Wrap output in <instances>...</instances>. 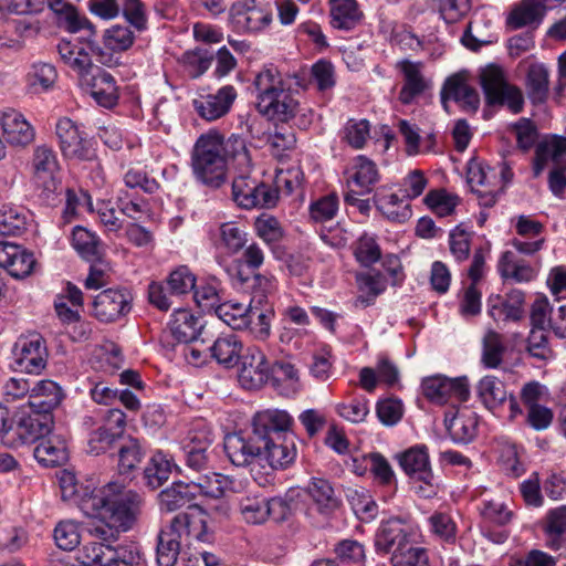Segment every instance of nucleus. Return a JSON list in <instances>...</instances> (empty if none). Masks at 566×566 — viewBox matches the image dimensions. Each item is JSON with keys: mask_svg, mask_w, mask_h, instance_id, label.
<instances>
[{"mask_svg": "<svg viewBox=\"0 0 566 566\" xmlns=\"http://www.w3.org/2000/svg\"><path fill=\"white\" fill-rule=\"evenodd\" d=\"M62 496L72 501L87 515L98 522L88 528L92 536L115 541L129 531L138 518L142 496L117 483L96 489L93 480L80 481L75 474L64 472L60 479Z\"/></svg>", "mask_w": 566, "mask_h": 566, "instance_id": "nucleus-1", "label": "nucleus"}, {"mask_svg": "<svg viewBox=\"0 0 566 566\" xmlns=\"http://www.w3.org/2000/svg\"><path fill=\"white\" fill-rule=\"evenodd\" d=\"M195 538L198 542H210L211 535L206 530L202 518H195L188 513L177 514L169 525L160 531L157 543V563L159 566H192L198 562L195 556L186 562L181 551L184 541Z\"/></svg>", "mask_w": 566, "mask_h": 566, "instance_id": "nucleus-2", "label": "nucleus"}, {"mask_svg": "<svg viewBox=\"0 0 566 566\" xmlns=\"http://www.w3.org/2000/svg\"><path fill=\"white\" fill-rule=\"evenodd\" d=\"M220 148L219 132L210 129L198 138L191 156L196 178L213 188L220 187L226 181L227 164Z\"/></svg>", "mask_w": 566, "mask_h": 566, "instance_id": "nucleus-3", "label": "nucleus"}, {"mask_svg": "<svg viewBox=\"0 0 566 566\" xmlns=\"http://www.w3.org/2000/svg\"><path fill=\"white\" fill-rule=\"evenodd\" d=\"M33 181L41 191L40 197L48 203H53L61 193L60 161L53 147L42 144L33 149L31 158Z\"/></svg>", "mask_w": 566, "mask_h": 566, "instance_id": "nucleus-4", "label": "nucleus"}, {"mask_svg": "<svg viewBox=\"0 0 566 566\" xmlns=\"http://www.w3.org/2000/svg\"><path fill=\"white\" fill-rule=\"evenodd\" d=\"M56 51L61 61L77 74L78 80L95 66L92 55H95L97 61L105 65L113 62V55L105 52L98 43L91 39L86 42H72L63 39L57 43Z\"/></svg>", "mask_w": 566, "mask_h": 566, "instance_id": "nucleus-5", "label": "nucleus"}, {"mask_svg": "<svg viewBox=\"0 0 566 566\" xmlns=\"http://www.w3.org/2000/svg\"><path fill=\"white\" fill-rule=\"evenodd\" d=\"M94 537L98 541L84 544L80 551L78 559L84 566H134L139 563L137 551L125 546L115 548L112 546L114 541Z\"/></svg>", "mask_w": 566, "mask_h": 566, "instance_id": "nucleus-6", "label": "nucleus"}, {"mask_svg": "<svg viewBox=\"0 0 566 566\" xmlns=\"http://www.w3.org/2000/svg\"><path fill=\"white\" fill-rule=\"evenodd\" d=\"M480 83L489 104L506 105L515 114L522 111L523 94L518 87L507 82L501 67L489 65L483 69Z\"/></svg>", "mask_w": 566, "mask_h": 566, "instance_id": "nucleus-7", "label": "nucleus"}, {"mask_svg": "<svg viewBox=\"0 0 566 566\" xmlns=\"http://www.w3.org/2000/svg\"><path fill=\"white\" fill-rule=\"evenodd\" d=\"M232 198L244 208H272L277 202V191L252 177L249 168H243L232 181Z\"/></svg>", "mask_w": 566, "mask_h": 566, "instance_id": "nucleus-8", "label": "nucleus"}, {"mask_svg": "<svg viewBox=\"0 0 566 566\" xmlns=\"http://www.w3.org/2000/svg\"><path fill=\"white\" fill-rule=\"evenodd\" d=\"M398 460L401 469L410 479L422 483L418 491L422 496L430 497L437 494V482L426 446L411 447L402 452Z\"/></svg>", "mask_w": 566, "mask_h": 566, "instance_id": "nucleus-9", "label": "nucleus"}, {"mask_svg": "<svg viewBox=\"0 0 566 566\" xmlns=\"http://www.w3.org/2000/svg\"><path fill=\"white\" fill-rule=\"evenodd\" d=\"M422 392L433 403H450L455 407L465 402L470 397L469 382L465 377L448 378L444 376H432L422 380Z\"/></svg>", "mask_w": 566, "mask_h": 566, "instance_id": "nucleus-10", "label": "nucleus"}, {"mask_svg": "<svg viewBox=\"0 0 566 566\" xmlns=\"http://www.w3.org/2000/svg\"><path fill=\"white\" fill-rule=\"evenodd\" d=\"M15 367L28 374H40L46 366L45 340L38 333L21 335L12 347Z\"/></svg>", "mask_w": 566, "mask_h": 566, "instance_id": "nucleus-11", "label": "nucleus"}, {"mask_svg": "<svg viewBox=\"0 0 566 566\" xmlns=\"http://www.w3.org/2000/svg\"><path fill=\"white\" fill-rule=\"evenodd\" d=\"M53 415L38 408L23 410L12 426L13 446L33 443L51 433L53 428Z\"/></svg>", "mask_w": 566, "mask_h": 566, "instance_id": "nucleus-12", "label": "nucleus"}, {"mask_svg": "<svg viewBox=\"0 0 566 566\" xmlns=\"http://www.w3.org/2000/svg\"><path fill=\"white\" fill-rule=\"evenodd\" d=\"M60 149L65 158L93 160L95 150L80 127L70 118H60L55 125Z\"/></svg>", "mask_w": 566, "mask_h": 566, "instance_id": "nucleus-13", "label": "nucleus"}, {"mask_svg": "<svg viewBox=\"0 0 566 566\" xmlns=\"http://www.w3.org/2000/svg\"><path fill=\"white\" fill-rule=\"evenodd\" d=\"M195 497L198 495L212 501V504L207 503L206 511L216 516H226L229 512L228 503L222 500L224 491L231 484L229 476L210 472L197 478V480L190 482Z\"/></svg>", "mask_w": 566, "mask_h": 566, "instance_id": "nucleus-14", "label": "nucleus"}, {"mask_svg": "<svg viewBox=\"0 0 566 566\" xmlns=\"http://www.w3.org/2000/svg\"><path fill=\"white\" fill-rule=\"evenodd\" d=\"M229 19L238 32H259L272 22V13L256 0H238L229 10Z\"/></svg>", "mask_w": 566, "mask_h": 566, "instance_id": "nucleus-15", "label": "nucleus"}, {"mask_svg": "<svg viewBox=\"0 0 566 566\" xmlns=\"http://www.w3.org/2000/svg\"><path fill=\"white\" fill-rule=\"evenodd\" d=\"M224 451L235 467H247L253 463L262 464V439L252 431V434L230 433L224 438Z\"/></svg>", "mask_w": 566, "mask_h": 566, "instance_id": "nucleus-16", "label": "nucleus"}, {"mask_svg": "<svg viewBox=\"0 0 566 566\" xmlns=\"http://www.w3.org/2000/svg\"><path fill=\"white\" fill-rule=\"evenodd\" d=\"M132 296L126 289H106L92 302V314L103 323H111L130 311Z\"/></svg>", "mask_w": 566, "mask_h": 566, "instance_id": "nucleus-17", "label": "nucleus"}, {"mask_svg": "<svg viewBox=\"0 0 566 566\" xmlns=\"http://www.w3.org/2000/svg\"><path fill=\"white\" fill-rule=\"evenodd\" d=\"M81 86L90 91L94 101L105 108L115 106L119 91L114 76L99 66H94L78 80Z\"/></svg>", "mask_w": 566, "mask_h": 566, "instance_id": "nucleus-18", "label": "nucleus"}, {"mask_svg": "<svg viewBox=\"0 0 566 566\" xmlns=\"http://www.w3.org/2000/svg\"><path fill=\"white\" fill-rule=\"evenodd\" d=\"M238 97L232 85H223L213 93L200 94L192 102L198 116L207 122L224 117Z\"/></svg>", "mask_w": 566, "mask_h": 566, "instance_id": "nucleus-19", "label": "nucleus"}, {"mask_svg": "<svg viewBox=\"0 0 566 566\" xmlns=\"http://www.w3.org/2000/svg\"><path fill=\"white\" fill-rule=\"evenodd\" d=\"M270 373L271 366L259 347H249L241 356L238 380L243 388H261L270 379Z\"/></svg>", "mask_w": 566, "mask_h": 566, "instance_id": "nucleus-20", "label": "nucleus"}, {"mask_svg": "<svg viewBox=\"0 0 566 566\" xmlns=\"http://www.w3.org/2000/svg\"><path fill=\"white\" fill-rule=\"evenodd\" d=\"M412 526L403 518L391 517L381 521L378 526L374 544L377 553L392 554L411 541Z\"/></svg>", "mask_w": 566, "mask_h": 566, "instance_id": "nucleus-21", "label": "nucleus"}, {"mask_svg": "<svg viewBox=\"0 0 566 566\" xmlns=\"http://www.w3.org/2000/svg\"><path fill=\"white\" fill-rule=\"evenodd\" d=\"M232 284L247 293H250L251 304L268 305V295L272 294L276 289L275 279L272 275L260 273H245L238 268L232 272L229 271Z\"/></svg>", "mask_w": 566, "mask_h": 566, "instance_id": "nucleus-22", "label": "nucleus"}, {"mask_svg": "<svg viewBox=\"0 0 566 566\" xmlns=\"http://www.w3.org/2000/svg\"><path fill=\"white\" fill-rule=\"evenodd\" d=\"M293 418L285 410L266 409L258 412L253 418V430L262 440L287 437Z\"/></svg>", "mask_w": 566, "mask_h": 566, "instance_id": "nucleus-23", "label": "nucleus"}, {"mask_svg": "<svg viewBox=\"0 0 566 566\" xmlns=\"http://www.w3.org/2000/svg\"><path fill=\"white\" fill-rule=\"evenodd\" d=\"M344 175L349 188L359 189L360 193H370L379 181L376 164L366 156H356L345 169Z\"/></svg>", "mask_w": 566, "mask_h": 566, "instance_id": "nucleus-24", "label": "nucleus"}, {"mask_svg": "<svg viewBox=\"0 0 566 566\" xmlns=\"http://www.w3.org/2000/svg\"><path fill=\"white\" fill-rule=\"evenodd\" d=\"M524 292L511 290L504 297L495 296L489 300V314L496 322H518L524 316Z\"/></svg>", "mask_w": 566, "mask_h": 566, "instance_id": "nucleus-25", "label": "nucleus"}, {"mask_svg": "<svg viewBox=\"0 0 566 566\" xmlns=\"http://www.w3.org/2000/svg\"><path fill=\"white\" fill-rule=\"evenodd\" d=\"M34 258L20 245L0 241V266L15 279H23L31 274L34 266Z\"/></svg>", "mask_w": 566, "mask_h": 566, "instance_id": "nucleus-26", "label": "nucleus"}, {"mask_svg": "<svg viewBox=\"0 0 566 566\" xmlns=\"http://www.w3.org/2000/svg\"><path fill=\"white\" fill-rule=\"evenodd\" d=\"M296 458V449L292 439L262 440V464L268 463L271 470L286 469Z\"/></svg>", "mask_w": 566, "mask_h": 566, "instance_id": "nucleus-27", "label": "nucleus"}, {"mask_svg": "<svg viewBox=\"0 0 566 566\" xmlns=\"http://www.w3.org/2000/svg\"><path fill=\"white\" fill-rule=\"evenodd\" d=\"M256 106L261 114L273 119L287 122L294 117L298 103L292 96L290 90L284 86L274 94L269 95L266 102L264 99L258 102Z\"/></svg>", "mask_w": 566, "mask_h": 566, "instance_id": "nucleus-28", "label": "nucleus"}, {"mask_svg": "<svg viewBox=\"0 0 566 566\" xmlns=\"http://www.w3.org/2000/svg\"><path fill=\"white\" fill-rule=\"evenodd\" d=\"M0 119L3 134L11 145L25 146L33 142L34 129L21 113L9 109L2 113Z\"/></svg>", "mask_w": 566, "mask_h": 566, "instance_id": "nucleus-29", "label": "nucleus"}, {"mask_svg": "<svg viewBox=\"0 0 566 566\" xmlns=\"http://www.w3.org/2000/svg\"><path fill=\"white\" fill-rule=\"evenodd\" d=\"M307 494L312 500L308 511L315 510L323 516H331L340 505V500L329 481L313 478L307 485Z\"/></svg>", "mask_w": 566, "mask_h": 566, "instance_id": "nucleus-30", "label": "nucleus"}, {"mask_svg": "<svg viewBox=\"0 0 566 566\" xmlns=\"http://www.w3.org/2000/svg\"><path fill=\"white\" fill-rule=\"evenodd\" d=\"M64 398L62 388L51 379L34 382L29 395V408H38L44 412L52 411L60 406Z\"/></svg>", "mask_w": 566, "mask_h": 566, "instance_id": "nucleus-31", "label": "nucleus"}, {"mask_svg": "<svg viewBox=\"0 0 566 566\" xmlns=\"http://www.w3.org/2000/svg\"><path fill=\"white\" fill-rule=\"evenodd\" d=\"M36 442L33 454L40 464L57 467L66 462V442L60 434L49 433Z\"/></svg>", "mask_w": 566, "mask_h": 566, "instance_id": "nucleus-32", "label": "nucleus"}, {"mask_svg": "<svg viewBox=\"0 0 566 566\" xmlns=\"http://www.w3.org/2000/svg\"><path fill=\"white\" fill-rule=\"evenodd\" d=\"M421 66V63L408 60L398 63V67L403 75V85L399 92L398 98L405 105L412 103V101L427 88Z\"/></svg>", "mask_w": 566, "mask_h": 566, "instance_id": "nucleus-33", "label": "nucleus"}, {"mask_svg": "<svg viewBox=\"0 0 566 566\" xmlns=\"http://www.w3.org/2000/svg\"><path fill=\"white\" fill-rule=\"evenodd\" d=\"M441 99L444 105L448 99H452L471 113L476 112L480 105V96L476 90L457 76L447 81L441 92Z\"/></svg>", "mask_w": 566, "mask_h": 566, "instance_id": "nucleus-34", "label": "nucleus"}, {"mask_svg": "<svg viewBox=\"0 0 566 566\" xmlns=\"http://www.w3.org/2000/svg\"><path fill=\"white\" fill-rule=\"evenodd\" d=\"M168 328L178 343L187 344L197 339L202 324L190 310L179 308L172 313Z\"/></svg>", "mask_w": 566, "mask_h": 566, "instance_id": "nucleus-35", "label": "nucleus"}, {"mask_svg": "<svg viewBox=\"0 0 566 566\" xmlns=\"http://www.w3.org/2000/svg\"><path fill=\"white\" fill-rule=\"evenodd\" d=\"M547 10V6L543 0H522L510 12L506 24L511 29H521L527 25L537 27Z\"/></svg>", "mask_w": 566, "mask_h": 566, "instance_id": "nucleus-36", "label": "nucleus"}, {"mask_svg": "<svg viewBox=\"0 0 566 566\" xmlns=\"http://www.w3.org/2000/svg\"><path fill=\"white\" fill-rule=\"evenodd\" d=\"M545 545L552 551L566 549V505L547 512L544 525Z\"/></svg>", "mask_w": 566, "mask_h": 566, "instance_id": "nucleus-37", "label": "nucleus"}, {"mask_svg": "<svg viewBox=\"0 0 566 566\" xmlns=\"http://www.w3.org/2000/svg\"><path fill=\"white\" fill-rule=\"evenodd\" d=\"M242 343L239 337L233 334L220 335L213 344L209 347L211 357L221 366L226 368L234 367L242 354Z\"/></svg>", "mask_w": 566, "mask_h": 566, "instance_id": "nucleus-38", "label": "nucleus"}, {"mask_svg": "<svg viewBox=\"0 0 566 566\" xmlns=\"http://www.w3.org/2000/svg\"><path fill=\"white\" fill-rule=\"evenodd\" d=\"M270 379L273 386L286 397L296 395L302 388L298 369L290 361H275L271 366Z\"/></svg>", "mask_w": 566, "mask_h": 566, "instance_id": "nucleus-39", "label": "nucleus"}, {"mask_svg": "<svg viewBox=\"0 0 566 566\" xmlns=\"http://www.w3.org/2000/svg\"><path fill=\"white\" fill-rule=\"evenodd\" d=\"M525 90L533 104L546 102L549 92V70L544 63H532L528 66Z\"/></svg>", "mask_w": 566, "mask_h": 566, "instance_id": "nucleus-40", "label": "nucleus"}, {"mask_svg": "<svg viewBox=\"0 0 566 566\" xmlns=\"http://www.w3.org/2000/svg\"><path fill=\"white\" fill-rule=\"evenodd\" d=\"M446 427L455 443L467 444L476 436L478 417L473 411L457 412L452 418L446 415Z\"/></svg>", "mask_w": 566, "mask_h": 566, "instance_id": "nucleus-41", "label": "nucleus"}, {"mask_svg": "<svg viewBox=\"0 0 566 566\" xmlns=\"http://www.w3.org/2000/svg\"><path fill=\"white\" fill-rule=\"evenodd\" d=\"M497 269L503 279H511L517 283H527L537 275V270L534 266L512 251L503 252Z\"/></svg>", "mask_w": 566, "mask_h": 566, "instance_id": "nucleus-42", "label": "nucleus"}, {"mask_svg": "<svg viewBox=\"0 0 566 566\" xmlns=\"http://www.w3.org/2000/svg\"><path fill=\"white\" fill-rule=\"evenodd\" d=\"M363 18L356 0H331V24L344 31L353 30Z\"/></svg>", "mask_w": 566, "mask_h": 566, "instance_id": "nucleus-43", "label": "nucleus"}, {"mask_svg": "<svg viewBox=\"0 0 566 566\" xmlns=\"http://www.w3.org/2000/svg\"><path fill=\"white\" fill-rule=\"evenodd\" d=\"M49 8L57 15L59 23L67 31L75 33L87 29L93 33L92 23L84 17H81L74 6L67 0H46Z\"/></svg>", "mask_w": 566, "mask_h": 566, "instance_id": "nucleus-44", "label": "nucleus"}, {"mask_svg": "<svg viewBox=\"0 0 566 566\" xmlns=\"http://www.w3.org/2000/svg\"><path fill=\"white\" fill-rule=\"evenodd\" d=\"M566 155V137H555L549 142L542 143L536 148L534 159V174L538 176L548 164L553 166L565 164L563 161Z\"/></svg>", "mask_w": 566, "mask_h": 566, "instance_id": "nucleus-45", "label": "nucleus"}, {"mask_svg": "<svg viewBox=\"0 0 566 566\" xmlns=\"http://www.w3.org/2000/svg\"><path fill=\"white\" fill-rule=\"evenodd\" d=\"M172 467V459L168 454L163 451H156L144 470L146 485L151 490L161 486L168 480Z\"/></svg>", "mask_w": 566, "mask_h": 566, "instance_id": "nucleus-46", "label": "nucleus"}, {"mask_svg": "<svg viewBox=\"0 0 566 566\" xmlns=\"http://www.w3.org/2000/svg\"><path fill=\"white\" fill-rule=\"evenodd\" d=\"M253 85L256 91L258 102L269 99V95L274 94L280 88L286 86L279 69L273 64L264 65L254 77Z\"/></svg>", "mask_w": 566, "mask_h": 566, "instance_id": "nucleus-47", "label": "nucleus"}, {"mask_svg": "<svg viewBox=\"0 0 566 566\" xmlns=\"http://www.w3.org/2000/svg\"><path fill=\"white\" fill-rule=\"evenodd\" d=\"M191 484L185 482H175L170 488L161 491L159 494L160 505L168 512L177 511L184 506H191L196 499Z\"/></svg>", "mask_w": 566, "mask_h": 566, "instance_id": "nucleus-48", "label": "nucleus"}, {"mask_svg": "<svg viewBox=\"0 0 566 566\" xmlns=\"http://www.w3.org/2000/svg\"><path fill=\"white\" fill-rule=\"evenodd\" d=\"M72 245L76 252L87 261H95L101 258V240L96 233L84 227L76 226L72 232Z\"/></svg>", "mask_w": 566, "mask_h": 566, "instance_id": "nucleus-49", "label": "nucleus"}, {"mask_svg": "<svg viewBox=\"0 0 566 566\" xmlns=\"http://www.w3.org/2000/svg\"><path fill=\"white\" fill-rule=\"evenodd\" d=\"M145 448L137 438H124L118 446V469L120 473H129L138 467L145 457Z\"/></svg>", "mask_w": 566, "mask_h": 566, "instance_id": "nucleus-50", "label": "nucleus"}, {"mask_svg": "<svg viewBox=\"0 0 566 566\" xmlns=\"http://www.w3.org/2000/svg\"><path fill=\"white\" fill-rule=\"evenodd\" d=\"M476 392L483 405L490 410L501 406L507 398L504 384L494 376L483 377L476 386Z\"/></svg>", "mask_w": 566, "mask_h": 566, "instance_id": "nucleus-51", "label": "nucleus"}, {"mask_svg": "<svg viewBox=\"0 0 566 566\" xmlns=\"http://www.w3.org/2000/svg\"><path fill=\"white\" fill-rule=\"evenodd\" d=\"M251 303L224 302L216 307V315L233 329H242L249 325Z\"/></svg>", "mask_w": 566, "mask_h": 566, "instance_id": "nucleus-52", "label": "nucleus"}, {"mask_svg": "<svg viewBox=\"0 0 566 566\" xmlns=\"http://www.w3.org/2000/svg\"><path fill=\"white\" fill-rule=\"evenodd\" d=\"M219 142L221 144L220 153L224 156V161L228 159L235 161L241 169L250 168L251 157L247 148L244 138L237 134H232L228 139L219 133Z\"/></svg>", "mask_w": 566, "mask_h": 566, "instance_id": "nucleus-53", "label": "nucleus"}, {"mask_svg": "<svg viewBox=\"0 0 566 566\" xmlns=\"http://www.w3.org/2000/svg\"><path fill=\"white\" fill-rule=\"evenodd\" d=\"M248 242V233L235 222H224L219 227V243L229 254L239 253Z\"/></svg>", "mask_w": 566, "mask_h": 566, "instance_id": "nucleus-54", "label": "nucleus"}, {"mask_svg": "<svg viewBox=\"0 0 566 566\" xmlns=\"http://www.w3.org/2000/svg\"><path fill=\"white\" fill-rule=\"evenodd\" d=\"M135 36L133 31L126 25H112L106 29L103 34L102 48L105 52H123L128 50L134 43Z\"/></svg>", "mask_w": 566, "mask_h": 566, "instance_id": "nucleus-55", "label": "nucleus"}, {"mask_svg": "<svg viewBox=\"0 0 566 566\" xmlns=\"http://www.w3.org/2000/svg\"><path fill=\"white\" fill-rule=\"evenodd\" d=\"M391 566H429L427 551L410 541L390 556Z\"/></svg>", "mask_w": 566, "mask_h": 566, "instance_id": "nucleus-56", "label": "nucleus"}, {"mask_svg": "<svg viewBox=\"0 0 566 566\" xmlns=\"http://www.w3.org/2000/svg\"><path fill=\"white\" fill-rule=\"evenodd\" d=\"M357 280L359 290L366 295H359L356 302L364 307L371 305L375 298L385 292L387 286L384 275L379 272L376 274H361Z\"/></svg>", "mask_w": 566, "mask_h": 566, "instance_id": "nucleus-57", "label": "nucleus"}, {"mask_svg": "<svg viewBox=\"0 0 566 566\" xmlns=\"http://www.w3.org/2000/svg\"><path fill=\"white\" fill-rule=\"evenodd\" d=\"M57 80V71L51 63L36 62L31 65L28 73V83L35 90L46 92L51 90Z\"/></svg>", "mask_w": 566, "mask_h": 566, "instance_id": "nucleus-58", "label": "nucleus"}, {"mask_svg": "<svg viewBox=\"0 0 566 566\" xmlns=\"http://www.w3.org/2000/svg\"><path fill=\"white\" fill-rule=\"evenodd\" d=\"M505 346L502 336L494 331L488 332L483 339V365L486 368H497L503 360Z\"/></svg>", "mask_w": 566, "mask_h": 566, "instance_id": "nucleus-59", "label": "nucleus"}, {"mask_svg": "<svg viewBox=\"0 0 566 566\" xmlns=\"http://www.w3.org/2000/svg\"><path fill=\"white\" fill-rule=\"evenodd\" d=\"M196 275L187 265H179L172 270L166 282L171 295H184L192 292L196 287Z\"/></svg>", "mask_w": 566, "mask_h": 566, "instance_id": "nucleus-60", "label": "nucleus"}, {"mask_svg": "<svg viewBox=\"0 0 566 566\" xmlns=\"http://www.w3.org/2000/svg\"><path fill=\"white\" fill-rule=\"evenodd\" d=\"M213 53L209 50L196 48L182 55V61L188 75L192 78L201 76L210 66Z\"/></svg>", "mask_w": 566, "mask_h": 566, "instance_id": "nucleus-61", "label": "nucleus"}, {"mask_svg": "<svg viewBox=\"0 0 566 566\" xmlns=\"http://www.w3.org/2000/svg\"><path fill=\"white\" fill-rule=\"evenodd\" d=\"M266 499L245 495L240 500V513L249 524H262L266 521Z\"/></svg>", "mask_w": 566, "mask_h": 566, "instance_id": "nucleus-62", "label": "nucleus"}, {"mask_svg": "<svg viewBox=\"0 0 566 566\" xmlns=\"http://www.w3.org/2000/svg\"><path fill=\"white\" fill-rule=\"evenodd\" d=\"M213 441L211 429L207 423L199 420L196 421L189 429L185 440L182 449H192L193 451H208Z\"/></svg>", "mask_w": 566, "mask_h": 566, "instance_id": "nucleus-63", "label": "nucleus"}, {"mask_svg": "<svg viewBox=\"0 0 566 566\" xmlns=\"http://www.w3.org/2000/svg\"><path fill=\"white\" fill-rule=\"evenodd\" d=\"M354 254L363 266H370L381 258V250L375 237L363 234L355 243Z\"/></svg>", "mask_w": 566, "mask_h": 566, "instance_id": "nucleus-64", "label": "nucleus"}]
</instances>
